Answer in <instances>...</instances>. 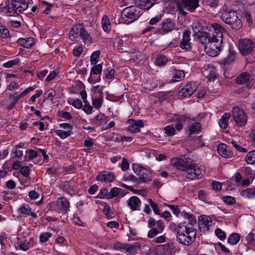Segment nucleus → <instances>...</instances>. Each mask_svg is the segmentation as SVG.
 <instances>
[{"label":"nucleus","mask_w":255,"mask_h":255,"mask_svg":"<svg viewBox=\"0 0 255 255\" xmlns=\"http://www.w3.org/2000/svg\"><path fill=\"white\" fill-rule=\"evenodd\" d=\"M108 121V117L102 113L97 115L92 120L93 124L97 126L102 127V128L106 125Z\"/></svg>","instance_id":"obj_19"},{"label":"nucleus","mask_w":255,"mask_h":255,"mask_svg":"<svg viewBox=\"0 0 255 255\" xmlns=\"http://www.w3.org/2000/svg\"><path fill=\"white\" fill-rule=\"evenodd\" d=\"M0 36L3 38H6L9 36L8 30L3 26L0 27Z\"/></svg>","instance_id":"obj_56"},{"label":"nucleus","mask_w":255,"mask_h":255,"mask_svg":"<svg viewBox=\"0 0 255 255\" xmlns=\"http://www.w3.org/2000/svg\"><path fill=\"white\" fill-rule=\"evenodd\" d=\"M121 15L124 22L129 24L136 20L139 16L140 13L135 6H130L125 8Z\"/></svg>","instance_id":"obj_7"},{"label":"nucleus","mask_w":255,"mask_h":255,"mask_svg":"<svg viewBox=\"0 0 255 255\" xmlns=\"http://www.w3.org/2000/svg\"><path fill=\"white\" fill-rule=\"evenodd\" d=\"M148 202L149 203L151 208H152L153 211L154 212V213L156 215H160V210L158 208V206L157 204L156 203H154L152 200V199L150 198H149L148 199Z\"/></svg>","instance_id":"obj_48"},{"label":"nucleus","mask_w":255,"mask_h":255,"mask_svg":"<svg viewBox=\"0 0 255 255\" xmlns=\"http://www.w3.org/2000/svg\"><path fill=\"white\" fill-rule=\"evenodd\" d=\"M56 133L61 138L65 139L73 134V132L72 130L64 131L61 129H58L56 130Z\"/></svg>","instance_id":"obj_41"},{"label":"nucleus","mask_w":255,"mask_h":255,"mask_svg":"<svg viewBox=\"0 0 255 255\" xmlns=\"http://www.w3.org/2000/svg\"><path fill=\"white\" fill-rule=\"evenodd\" d=\"M104 212L107 218L111 219L113 217V213L111 211L110 207L109 206L106 205L105 206Z\"/></svg>","instance_id":"obj_60"},{"label":"nucleus","mask_w":255,"mask_h":255,"mask_svg":"<svg viewBox=\"0 0 255 255\" xmlns=\"http://www.w3.org/2000/svg\"><path fill=\"white\" fill-rule=\"evenodd\" d=\"M129 124L128 130L132 133H137L140 131V128H142L144 126V124L141 120H129L128 121Z\"/></svg>","instance_id":"obj_17"},{"label":"nucleus","mask_w":255,"mask_h":255,"mask_svg":"<svg viewBox=\"0 0 255 255\" xmlns=\"http://www.w3.org/2000/svg\"><path fill=\"white\" fill-rule=\"evenodd\" d=\"M174 250V247L172 244H166L158 246L155 252L158 255H172Z\"/></svg>","instance_id":"obj_15"},{"label":"nucleus","mask_w":255,"mask_h":255,"mask_svg":"<svg viewBox=\"0 0 255 255\" xmlns=\"http://www.w3.org/2000/svg\"><path fill=\"white\" fill-rule=\"evenodd\" d=\"M115 73V70L113 69H107L105 71L106 78L108 79H112L114 77Z\"/></svg>","instance_id":"obj_63"},{"label":"nucleus","mask_w":255,"mask_h":255,"mask_svg":"<svg viewBox=\"0 0 255 255\" xmlns=\"http://www.w3.org/2000/svg\"><path fill=\"white\" fill-rule=\"evenodd\" d=\"M17 43L26 48H30L34 43V38L31 37L20 38L17 41Z\"/></svg>","instance_id":"obj_23"},{"label":"nucleus","mask_w":255,"mask_h":255,"mask_svg":"<svg viewBox=\"0 0 255 255\" xmlns=\"http://www.w3.org/2000/svg\"><path fill=\"white\" fill-rule=\"evenodd\" d=\"M57 206L61 212L67 213L69 210L70 203L65 197H59L57 201Z\"/></svg>","instance_id":"obj_21"},{"label":"nucleus","mask_w":255,"mask_h":255,"mask_svg":"<svg viewBox=\"0 0 255 255\" xmlns=\"http://www.w3.org/2000/svg\"><path fill=\"white\" fill-rule=\"evenodd\" d=\"M140 203V201L139 198L136 196H132L130 198L128 202V206L130 207L131 210L135 211L137 210V207Z\"/></svg>","instance_id":"obj_32"},{"label":"nucleus","mask_w":255,"mask_h":255,"mask_svg":"<svg viewBox=\"0 0 255 255\" xmlns=\"http://www.w3.org/2000/svg\"><path fill=\"white\" fill-rule=\"evenodd\" d=\"M168 62L167 57L163 55H159L158 56L155 60L156 65L159 66H164Z\"/></svg>","instance_id":"obj_44"},{"label":"nucleus","mask_w":255,"mask_h":255,"mask_svg":"<svg viewBox=\"0 0 255 255\" xmlns=\"http://www.w3.org/2000/svg\"><path fill=\"white\" fill-rule=\"evenodd\" d=\"M19 87V83L17 82L13 81L7 86L6 89L9 91H14L17 90Z\"/></svg>","instance_id":"obj_51"},{"label":"nucleus","mask_w":255,"mask_h":255,"mask_svg":"<svg viewBox=\"0 0 255 255\" xmlns=\"http://www.w3.org/2000/svg\"><path fill=\"white\" fill-rule=\"evenodd\" d=\"M205 171L202 167L194 162H190L186 171V178L193 180L201 178Z\"/></svg>","instance_id":"obj_6"},{"label":"nucleus","mask_w":255,"mask_h":255,"mask_svg":"<svg viewBox=\"0 0 255 255\" xmlns=\"http://www.w3.org/2000/svg\"><path fill=\"white\" fill-rule=\"evenodd\" d=\"M207 196H208V194L206 191H205L204 190L199 191L198 197L201 200H202L205 202H207V198H208Z\"/></svg>","instance_id":"obj_58"},{"label":"nucleus","mask_w":255,"mask_h":255,"mask_svg":"<svg viewBox=\"0 0 255 255\" xmlns=\"http://www.w3.org/2000/svg\"><path fill=\"white\" fill-rule=\"evenodd\" d=\"M100 54V51H95L92 53L91 55L90 60L92 64L95 65L98 61V59Z\"/></svg>","instance_id":"obj_47"},{"label":"nucleus","mask_w":255,"mask_h":255,"mask_svg":"<svg viewBox=\"0 0 255 255\" xmlns=\"http://www.w3.org/2000/svg\"><path fill=\"white\" fill-rule=\"evenodd\" d=\"M102 98H96L93 99V106L96 109H99L102 104Z\"/></svg>","instance_id":"obj_62"},{"label":"nucleus","mask_w":255,"mask_h":255,"mask_svg":"<svg viewBox=\"0 0 255 255\" xmlns=\"http://www.w3.org/2000/svg\"><path fill=\"white\" fill-rule=\"evenodd\" d=\"M173 26L172 22L170 20L167 19L162 23L160 32L162 34L168 33L172 30Z\"/></svg>","instance_id":"obj_27"},{"label":"nucleus","mask_w":255,"mask_h":255,"mask_svg":"<svg viewBox=\"0 0 255 255\" xmlns=\"http://www.w3.org/2000/svg\"><path fill=\"white\" fill-rule=\"evenodd\" d=\"M83 25L76 24L74 25L69 32V38L72 41H75L80 36Z\"/></svg>","instance_id":"obj_22"},{"label":"nucleus","mask_w":255,"mask_h":255,"mask_svg":"<svg viewBox=\"0 0 255 255\" xmlns=\"http://www.w3.org/2000/svg\"><path fill=\"white\" fill-rule=\"evenodd\" d=\"M175 4L178 11L185 15L187 12L184 9H186L191 12L194 11L199 6V0H175Z\"/></svg>","instance_id":"obj_5"},{"label":"nucleus","mask_w":255,"mask_h":255,"mask_svg":"<svg viewBox=\"0 0 255 255\" xmlns=\"http://www.w3.org/2000/svg\"><path fill=\"white\" fill-rule=\"evenodd\" d=\"M173 79L171 80L172 82H179L182 80L185 77L184 71L181 70L174 69L172 72Z\"/></svg>","instance_id":"obj_29"},{"label":"nucleus","mask_w":255,"mask_h":255,"mask_svg":"<svg viewBox=\"0 0 255 255\" xmlns=\"http://www.w3.org/2000/svg\"><path fill=\"white\" fill-rule=\"evenodd\" d=\"M196 90L194 83L189 82L183 86L179 91V96L182 98L190 97Z\"/></svg>","instance_id":"obj_12"},{"label":"nucleus","mask_w":255,"mask_h":255,"mask_svg":"<svg viewBox=\"0 0 255 255\" xmlns=\"http://www.w3.org/2000/svg\"><path fill=\"white\" fill-rule=\"evenodd\" d=\"M159 233H161V232H159L156 228H153L148 231L147 236L149 238H153Z\"/></svg>","instance_id":"obj_61"},{"label":"nucleus","mask_w":255,"mask_h":255,"mask_svg":"<svg viewBox=\"0 0 255 255\" xmlns=\"http://www.w3.org/2000/svg\"><path fill=\"white\" fill-rule=\"evenodd\" d=\"M34 245V242L33 240L32 239H30L29 240H25L23 242H20L18 246L19 247V249L20 250L26 251Z\"/></svg>","instance_id":"obj_34"},{"label":"nucleus","mask_w":255,"mask_h":255,"mask_svg":"<svg viewBox=\"0 0 255 255\" xmlns=\"http://www.w3.org/2000/svg\"><path fill=\"white\" fill-rule=\"evenodd\" d=\"M215 233L216 236L221 240H224L226 239V234L221 229H217Z\"/></svg>","instance_id":"obj_55"},{"label":"nucleus","mask_w":255,"mask_h":255,"mask_svg":"<svg viewBox=\"0 0 255 255\" xmlns=\"http://www.w3.org/2000/svg\"><path fill=\"white\" fill-rule=\"evenodd\" d=\"M173 122H176L175 128L178 131H180L183 128V123L187 122L190 123L195 121L193 118L187 115H174L171 119Z\"/></svg>","instance_id":"obj_8"},{"label":"nucleus","mask_w":255,"mask_h":255,"mask_svg":"<svg viewBox=\"0 0 255 255\" xmlns=\"http://www.w3.org/2000/svg\"><path fill=\"white\" fill-rule=\"evenodd\" d=\"M136 175L138 176V178H137V182L138 183H145L148 181L151 180L147 176V170L145 168L144 169V171L142 170L141 172H139V174Z\"/></svg>","instance_id":"obj_38"},{"label":"nucleus","mask_w":255,"mask_h":255,"mask_svg":"<svg viewBox=\"0 0 255 255\" xmlns=\"http://www.w3.org/2000/svg\"><path fill=\"white\" fill-rule=\"evenodd\" d=\"M169 229L176 233V241L180 244L188 246L195 241L196 230L192 227L187 226L185 223L176 224L171 222Z\"/></svg>","instance_id":"obj_1"},{"label":"nucleus","mask_w":255,"mask_h":255,"mask_svg":"<svg viewBox=\"0 0 255 255\" xmlns=\"http://www.w3.org/2000/svg\"><path fill=\"white\" fill-rule=\"evenodd\" d=\"M247 244L249 246L255 245V234L250 233L246 237Z\"/></svg>","instance_id":"obj_45"},{"label":"nucleus","mask_w":255,"mask_h":255,"mask_svg":"<svg viewBox=\"0 0 255 255\" xmlns=\"http://www.w3.org/2000/svg\"><path fill=\"white\" fill-rule=\"evenodd\" d=\"M199 226L200 228H207L208 230L209 227L211 226L212 221L211 218L202 215L199 217Z\"/></svg>","instance_id":"obj_24"},{"label":"nucleus","mask_w":255,"mask_h":255,"mask_svg":"<svg viewBox=\"0 0 255 255\" xmlns=\"http://www.w3.org/2000/svg\"><path fill=\"white\" fill-rule=\"evenodd\" d=\"M175 128L172 126H168L165 128V133L168 136H172L175 134Z\"/></svg>","instance_id":"obj_54"},{"label":"nucleus","mask_w":255,"mask_h":255,"mask_svg":"<svg viewBox=\"0 0 255 255\" xmlns=\"http://www.w3.org/2000/svg\"><path fill=\"white\" fill-rule=\"evenodd\" d=\"M230 143L239 151L242 152H247V149L245 148L240 145L238 144L235 141L232 140Z\"/></svg>","instance_id":"obj_59"},{"label":"nucleus","mask_w":255,"mask_h":255,"mask_svg":"<svg viewBox=\"0 0 255 255\" xmlns=\"http://www.w3.org/2000/svg\"><path fill=\"white\" fill-rule=\"evenodd\" d=\"M19 172L23 176L25 177H28L29 175L30 169L29 167L27 166H23L20 168Z\"/></svg>","instance_id":"obj_53"},{"label":"nucleus","mask_w":255,"mask_h":255,"mask_svg":"<svg viewBox=\"0 0 255 255\" xmlns=\"http://www.w3.org/2000/svg\"><path fill=\"white\" fill-rule=\"evenodd\" d=\"M115 178V175L113 172L103 171L100 172L96 177L97 180L105 183H111Z\"/></svg>","instance_id":"obj_18"},{"label":"nucleus","mask_w":255,"mask_h":255,"mask_svg":"<svg viewBox=\"0 0 255 255\" xmlns=\"http://www.w3.org/2000/svg\"><path fill=\"white\" fill-rule=\"evenodd\" d=\"M80 36L85 44L89 45L92 42V38L83 26Z\"/></svg>","instance_id":"obj_31"},{"label":"nucleus","mask_w":255,"mask_h":255,"mask_svg":"<svg viewBox=\"0 0 255 255\" xmlns=\"http://www.w3.org/2000/svg\"><path fill=\"white\" fill-rule=\"evenodd\" d=\"M238 46L241 53L246 55L251 53L254 49L253 42L248 39H243L239 41Z\"/></svg>","instance_id":"obj_11"},{"label":"nucleus","mask_w":255,"mask_h":255,"mask_svg":"<svg viewBox=\"0 0 255 255\" xmlns=\"http://www.w3.org/2000/svg\"><path fill=\"white\" fill-rule=\"evenodd\" d=\"M220 18L233 29H239L242 26L241 19L234 10L226 8L223 9L221 12Z\"/></svg>","instance_id":"obj_4"},{"label":"nucleus","mask_w":255,"mask_h":255,"mask_svg":"<svg viewBox=\"0 0 255 255\" xmlns=\"http://www.w3.org/2000/svg\"><path fill=\"white\" fill-rule=\"evenodd\" d=\"M194 39L199 40L203 45L205 51L209 56L214 57L219 54L220 47L213 44V39L207 32L199 30L194 34Z\"/></svg>","instance_id":"obj_2"},{"label":"nucleus","mask_w":255,"mask_h":255,"mask_svg":"<svg viewBox=\"0 0 255 255\" xmlns=\"http://www.w3.org/2000/svg\"><path fill=\"white\" fill-rule=\"evenodd\" d=\"M232 115L235 123L240 126H244L247 122V116L245 112L238 107L232 110Z\"/></svg>","instance_id":"obj_9"},{"label":"nucleus","mask_w":255,"mask_h":255,"mask_svg":"<svg viewBox=\"0 0 255 255\" xmlns=\"http://www.w3.org/2000/svg\"><path fill=\"white\" fill-rule=\"evenodd\" d=\"M230 118V114L229 113H225L224 114L219 123L221 128H226L227 127Z\"/></svg>","instance_id":"obj_39"},{"label":"nucleus","mask_w":255,"mask_h":255,"mask_svg":"<svg viewBox=\"0 0 255 255\" xmlns=\"http://www.w3.org/2000/svg\"><path fill=\"white\" fill-rule=\"evenodd\" d=\"M102 27L104 31L109 32L111 29V25L109 17L107 15H104L101 21Z\"/></svg>","instance_id":"obj_35"},{"label":"nucleus","mask_w":255,"mask_h":255,"mask_svg":"<svg viewBox=\"0 0 255 255\" xmlns=\"http://www.w3.org/2000/svg\"><path fill=\"white\" fill-rule=\"evenodd\" d=\"M190 163L188 160H185L181 158L175 157L171 160V164L176 169L186 172Z\"/></svg>","instance_id":"obj_14"},{"label":"nucleus","mask_w":255,"mask_h":255,"mask_svg":"<svg viewBox=\"0 0 255 255\" xmlns=\"http://www.w3.org/2000/svg\"><path fill=\"white\" fill-rule=\"evenodd\" d=\"M102 70V66L101 64L93 66L91 69L90 77L88 79V81L91 83H95L101 80L100 74Z\"/></svg>","instance_id":"obj_13"},{"label":"nucleus","mask_w":255,"mask_h":255,"mask_svg":"<svg viewBox=\"0 0 255 255\" xmlns=\"http://www.w3.org/2000/svg\"><path fill=\"white\" fill-rule=\"evenodd\" d=\"M191 31L186 30L183 33L182 39L180 43V48L186 51L190 50L191 49V43L190 42V35Z\"/></svg>","instance_id":"obj_16"},{"label":"nucleus","mask_w":255,"mask_h":255,"mask_svg":"<svg viewBox=\"0 0 255 255\" xmlns=\"http://www.w3.org/2000/svg\"><path fill=\"white\" fill-rule=\"evenodd\" d=\"M123 191V189L118 187L113 188L110 191V195H109L108 198L112 199L115 197H116L119 195Z\"/></svg>","instance_id":"obj_46"},{"label":"nucleus","mask_w":255,"mask_h":255,"mask_svg":"<svg viewBox=\"0 0 255 255\" xmlns=\"http://www.w3.org/2000/svg\"><path fill=\"white\" fill-rule=\"evenodd\" d=\"M215 70V68L213 66L208 65L205 68L203 72L209 81L214 80L216 78Z\"/></svg>","instance_id":"obj_26"},{"label":"nucleus","mask_w":255,"mask_h":255,"mask_svg":"<svg viewBox=\"0 0 255 255\" xmlns=\"http://www.w3.org/2000/svg\"><path fill=\"white\" fill-rule=\"evenodd\" d=\"M156 0H139L138 5L140 8L148 10L155 3Z\"/></svg>","instance_id":"obj_30"},{"label":"nucleus","mask_w":255,"mask_h":255,"mask_svg":"<svg viewBox=\"0 0 255 255\" xmlns=\"http://www.w3.org/2000/svg\"><path fill=\"white\" fill-rule=\"evenodd\" d=\"M19 62L18 59L16 58L13 60L9 61L3 64V67L5 68H11L14 65H17Z\"/></svg>","instance_id":"obj_50"},{"label":"nucleus","mask_w":255,"mask_h":255,"mask_svg":"<svg viewBox=\"0 0 255 255\" xmlns=\"http://www.w3.org/2000/svg\"><path fill=\"white\" fill-rule=\"evenodd\" d=\"M228 146L224 143H220L217 146L218 153L223 157H229L231 153L228 150Z\"/></svg>","instance_id":"obj_28"},{"label":"nucleus","mask_w":255,"mask_h":255,"mask_svg":"<svg viewBox=\"0 0 255 255\" xmlns=\"http://www.w3.org/2000/svg\"><path fill=\"white\" fill-rule=\"evenodd\" d=\"M250 79V74L248 72H244L236 78V82L238 84H243L249 81Z\"/></svg>","instance_id":"obj_33"},{"label":"nucleus","mask_w":255,"mask_h":255,"mask_svg":"<svg viewBox=\"0 0 255 255\" xmlns=\"http://www.w3.org/2000/svg\"><path fill=\"white\" fill-rule=\"evenodd\" d=\"M140 249V244L136 243L133 245L127 244L126 252L131 255H134Z\"/></svg>","instance_id":"obj_36"},{"label":"nucleus","mask_w":255,"mask_h":255,"mask_svg":"<svg viewBox=\"0 0 255 255\" xmlns=\"http://www.w3.org/2000/svg\"><path fill=\"white\" fill-rule=\"evenodd\" d=\"M246 161L248 164L255 163V150L251 151L247 154Z\"/></svg>","instance_id":"obj_43"},{"label":"nucleus","mask_w":255,"mask_h":255,"mask_svg":"<svg viewBox=\"0 0 255 255\" xmlns=\"http://www.w3.org/2000/svg\"><path fill=\"white\" fill-rule=\"evenodd\" d=\"M241 195L244 198H255V188H248L246 190L241 192Z\"/></svg>","instance_id":"obj_37"},{"label":"nucleus","mask_w":255,"mask_h":255,"mask_svg":"<svg viewBox=\"0 0 255 255\" xmlns=\"http://www.w3.org/2000/svg\"><path fill=\"white\" fill-rule=\"evenodd\" d=\"M132 167L136 174H139V172H141L142 170L144 171L145 169L142 166L138 164H133Z\"/></svg>","instance_id":"obj_57"},{"label":"nucleus","mask_w":255,"mask_h":255,"mask_svg":"<svg viewBox=\"0 0 255 255\" xmlns=\"http://www.w3.org/2000/svg\"><path fill=\"white\" fill-rule=\"evenodd\" d=\"M127 245V244H124L119 242H117L114 244V249L116 250L126 253Z\"/></svg>","instance_id":"obj_49"},{"label":"nucleus","mask_w":255,"mask_h":255,"mask_svg":"<svg viewBox=\"0 0 255 255\" xmlns=\"http://www.w3.org/2000/svg\"><path fill=\"white\" fill-rule=\"evenodd\" d=\"M240 237L238 234L233 233L228 239V242L231 245H236L240 241Z\"/></svg>","instance_id":"obj_42"},{"label":"nucleus","mask_w":255,"mask_h":255,"mask_svg":"<svg viewBox=\"0 0 255 255\" xmlns=\"http://www.w3.org/2000/svg\"><path fill=\"white\" fill-rule=\"evenodd\" d=\"M26 153L28 154V160H32L37 157L38 154L37 151L33 149H27L26 151Z\"/></svg>","instance_id":"obj_52"},{"label":"nucleus","mask_w":255,"mask_h":255,"mask_svg":"<svg viewBox=\"0 0 255 255\" xmlns=\"http://www.w3.org/2000/svg\"><path fill=\"white\" fill-rule=\"evenodd\" d=\"M202 130L201 125L198 122H195L187 128V132L188 136H190L193 134H198Z\"/></svg>","instance_id":"obj_20"},{"label":"nucleus","mask_w":255,"mask_h":255,"mask_svg":"<svg viewBox=\"0 0 255 255\" xmlns=\"http://www.w3.org/2000/svg\"><path fill=\"white\" fill-rule=\"evenodd\" d=\"M211 27L213 29V32L211 38L214 42H220V43L223 42V33L225 32V29L221 25L213 23L211 25Z\"/></svg>","instance_id":"obj_10"},{"label":"nucleus","mask_w":255,"mask_h":255,"mask_svg":"<svg viewBox=\"0 0 255 255\" xmlns=\"http://www.w3.org/2000/svg\"><path fill=\"white\" fill-rule=\"evenodd\" d=\"M31 0H7L5 5L3 7L8 16H15L18 15L27 9Z\"/></svg>","instance_id":"obj_3"},{"label":"nucleus","mask_w":255,"mask_h":255,"mask_svg":"<svg viewBox=\"0 0 255 255\" xmlns=\"http://www.w3.org/2000/svg\"><path fill=\"white\" fill-rule=\"evenodd\" d=\"M235 51L230 50L228 55L223 60V63L229 64L233 62L235 60Z\"/></svg>","instance_id":"obj_40"},{"label":"nucleus","mask_w":255,"mask_h":255,"mask_svg":"<svg viewBox=\"0 0 255 255\" xmlns=\"http://www.w3.org/2000/svg\"><path fill=\"white\" fill-rule=\"evenodd\" d=\"M45 94L47 95V99H50L51 101H52L56 95V92L54 89H50L48 90L45 93Z\"/></svg>","instance_id":"obj_64"},{"label":"nucleus","mask_w":255,"mask_h":255,"mask_svg":"<svg viewBox=\"0 0 255 255\" xmlns=\"http://www.w3.org/2000/svg\"><path fill=\"white\" fill-rule=\"evenodd\" d=\"M18 212L25 216H31L33 218H36V214L32 212L31 209L27 204H22L19 208Z\"/></svg>","instance_id":"obj_25"}]
</instances>
